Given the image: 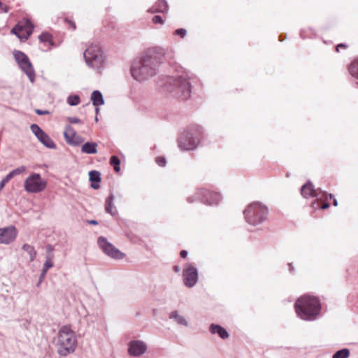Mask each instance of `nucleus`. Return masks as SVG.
Instances as JSON below:
<instances>
[{
	"mask_svg": "<svg viewBox=\"0 0 358 358\" xmlns=\"http://www.w3.org/2000/svg\"><path fill=\"white\" fill-rule=\"evenodd\" d=\"M164 55V50L162 48H154L136 57L130 69L134 79L138 82H143L155 76L158 73Z\"/></svg>",
	"mask_w": 358,
	"mask_h": 358,
	"instance_id": "nucleus-1",
	"label": "nucleus"
},
{
	"mask_svg": "<svg viewBox=\"0 0 358 358\" xmlns=\"http://www.w3.org/2000/svg\"><path fill=\"white\" fill-rule=\"evenodd\" d=\"M163 86L173 96L186 100L191 96V84L186 74H182L176 78L166 77Z\"/></svg>",
	"mask_w": 358,
	"mask_h": 358,
	"instance_id": "nucleus-2",
	"label": "nucleus"
},
{
	"mask_svg": "<svg viewBox=\"0 0 358 358\" xmlns=\"http://www.w3.org/2000/svg\"><path fill=\"white\" fill-rule=\"evenodd\" d=\"M297 315L304 320H314L320 314L321 305L317 298L308 295L298 299L294 305Z\"/></svg>",
	"mask_w": 358,
	"mask_h": 358,
	"instance_id": "nucleus-3",
	"label": "nucleus"
},
{
	"mask_svg": "<svg viewBox=\"0 0 358 358\" xmlns=\"http://www.w3.org/2000/svg\"><path fill=\"white\" fill-rule=\"evenodd\" d=\"M57 352L61 356H67L74 352L76 340L73 331L67 326H63L59 331L56 341Z\"/></svg>",
	"mask_w": 358,
	"mask_h": 358,
	"instance_id": "nucleus-4",
	"label": "nucleus"
},
{
	"mask_svg": "<svg viewBox=\"0 0 358 358\" xmlns=\"http://www.w3.org/2000/svg\"><path fill=\"white\" fill-rule=\"evenodd\" d=\"M246 222L251 225H258L266 219L267 207L260 202H253L249 204L243 211Z\"/></svg>",
	"mask_w": 358,
	"mask_h": 358,
	"instance_id": "nucleus-5",
	"label": "nucleus"
},
{
	"mask_svg": "<svg viewBox=\"0 0 358 358\" xmlns=\"http://www.w3.org/2000/svg\"><path fill=\"white\" fill-rule=\"evenodd\" d=\"M13 55L19 69L28 77L29 81L34 83L36 73L28 56L22 51L15 50Z\"/></svg>",
	"mask_w": 358,
	"mask_h": 358,
	"instance_id": "nucleus-6",
	"label": "nucleus"
},
{
	"mask_svg": "<svg viewBox=\"0 0 358 358\" xmlns=\"http://www.w3.org/2000/svg\"><path fill=\"white\" fill-rule=\"evenodd\" d=\"M106 63L107 57L100 44L91 43V68L100 73Z\"/></svg>",
	"mask_w": 358,
	"mask_h": 358,
	"instance_id": "nucleus-7",
	"label": "nucleus"
},
{
	"mask_svg": "<svg viewBox=\"0 0 358 358\" xmlns=\"http://www.w3.org/2000/svg\"><path fill=\"white\" fill-rule=\"evenodd\" d=\"M47 187V181L41 178L40 173H32L24 182V187L29 193H39Z\"/></svg>",
	"mask_w": 358,
	"mask_h": 358,
	"instance_id": "nucleus-8",
	"label": "nucleus"
},
{
	"mask_svg": "<svg viewBox=\"0 0 358 358\" xmlns=\"http://www.w3.org/2000/svg\"><path fill=\"white\" fill-rule=\"evenodd\" d=\"M34 28V24L30 20L24 19L13 27L10 32L21 41H26L32 34Z\"/></svg>",
	"mask_w": 358,
	"mask_h": 358,
	"instance_id": "nucleus-9",
	"label": "nucleus"
},
{
	"mask_svg": "<svg viewBox=\"0 0 358 358\" xmlns=\"http://www.w3.org/2000/svg\"><path fill=\"white\" fill-rule=\"evenodd\" d=\"M195 200H200L201 202L208 205L217 204L221 200L220 195L217 192H210L207 189H199L194 197L187 199L189 203Z\"/></svg>",
	"mask_w": 358,
	"mask_h": 358,
	"instance_id": "nucleus-10",
	"label": "nucleus"
},
{
	"mask_svg": "<svg viewBox=\"0 0 358 358\" xmlns=\"http://www.w3.org/2000/svg\"><path fill=\"white\" fill-rule=\"evenodd\" d=\"M301 194L304 198L313 196L315 197L317 201H321L322 199L328 200L329 199H331L334 196L331 194H327L319 189H314L313 185L310 181L301 187Z\"/></svg>",
	"mask_w": 358,
	"mask_h": 358,
	"instance_id": "nucleus-11",
	"label": "nucleus"
},
{
	"mask_svg": "<svg viewBox=\"0 0 358 358\" xmlns=\"http://www.w3.org/2000/svg\"><path fill=\"white\" fill-rule=\"evenodd\" d=\"M97 243L101 250L111 258L121 259L124 257V254L109 243L104 237H99Z\"/></svg>",
	"mask_w": 358,
	"mask_h": 358,
	"instance_id": "nucleus-12",
	"label": "nucleus"
},
{
	"mask_svg": "<svg viewBox=\"0 0 358 358\" xmlns=\"http://www.w3.org/2000/svg\"><path fill=\"white\" fill-rule=\"evenodd\" d=\"M31 132L37 139L47 148L55 149L57 145L52 139L36 124L30 126Z\"/></svg>",
	"mask_w": 358,
	"mask_h": 358,
	"instance_id": "nucleus-13",
	"label": "nucleus"
},
{
	"mask_svg": "<svg viewBox=\"0 0 358 358\" xmlns=\"http://www.w3.org/2000/svg\"><path fill=\"white\" fill-rule=\"evenodd\" d=\"M184 285L187 287H193L198 281V271L191 264H186L182 271Z\"/></svg>",
	"mask_w": 358,
	"mask_h": 358,
	"instance_id": "nucleus-14",
	"label": "nucleus"
},
{
	"mask_svg": "<svg viewBox=\"0 0 358 358\" xmlns=\"http://www.w3.org/2000/svg\"><path fill=\"white\" fill-rule=\"evenodd\" d=\"M199 140L193 136L191 132L182 133L178 139V146L184 150H191L196 148Z\"/></svg>",
	"mask_w": 358,
	"mask_h": 358,
	"instance_id": "nucleus-15",
	"label": "nucleus"
},
{
	"mask_svg": "<svg viewBox=\"0 0 358 358\" xmlns=\"http://www.w3.org/2000/svg\"><path fill=\"white\" fill-rule=\"evenodd\" d=\"M17 236V230L13 225L0 228V244L8 245L13 242Z\"/></svg>",
	"mask_w": 358,
	"mask_h": 358,
	"instance_id": "nucleus-16",
	"label": "nucleus"
},
{
	"mask_svg": "<svg viewBox=\"0 0 358 358\" xmlns=\"http://www.w3.org/2000/svg\"><path fill=\"white\" fill-rule=\"evenodd\" d=\"M147 350V345L143 341H131L129 343L128 352L131 356L139 357Z\"/></svg>",
	"mask_w": 358,
	"mask_h": 358,
	"instance_id": "nucleus-17",
	"label": "nucleus"
},
{
	"mask_svg": "<svg viewBox=\"0 0 358 358\" xmlns=\"http://www.w3.org/2000/svg\"><path fill=\"white\" fill-rule=\"evenodd\" d=\"M91 101L92 102L93 106H95V122H98V115L99 113L100 109L99 106L104 104V100L101 92L99 90H94L91 93Z\"/></svg>",
	"mask_w": 358,
	"mask_h": 358,
	"instance_id": "nucleus-18",
	"label": "nucleus"
},
{
	"mask_svg": "<svg viewBox=\"0 0 358 358\" xmlns=\"http://www.w3.org/2000/svg\"><path fill=\"white\" fill-rule=\"evenodd\" d=\"M26 171V167L24 166H20L10 172H9L2 180L0 181V191L4 187L6 184L11 180L15 176L20 175L24 173Z\"/></svg>",
	"mask_w": 358,
	"mask_h": 358,
	"instance_id": "nucleus-19",
	"label": "nucleus"
},
{
	"mask_svg": "<svg viewBox=\"0 0 358 358\" xmlns=\"http://www.w3.org/2000/svg\"><path fill=\"white\" fill-rule=\"evenodd\" d=\"M209 331L213 334H217L222 339H227L229 334L227 331L219 324H211L209 327Z\"/></svg>",
	"mask_w": 358,
	"mask_h": 358,
	"instance_id": "nucleus-20",
	"label": "nucleus"
},
{
	"mask_svg": "<svg viewBox=\"0 0 358 358\" xmlns=\"http://www.w3.org/2000/svg\"><path fill=\"white\" fill-rule=\"evenodd\" d=\"M168 11V4L165 0H159L156 3L148 10L151 13H166Z\"/></svg>",
	"mask_w": 358,
	"mask_h": 358,
	"instance_id": "nucleus-21",
	"label": "nucleus"
},
{
	"mask_svg": "<svg viewBox=\"0 0 358 358\" xmlns=\"http://www.w3.org/2000/svg\"><path fill=\"white\" fill-rule=\"evenodd\" d=\"M101 173L97 171H91V188L98 189L100 187Z\"/></svg>",
	"mask_w": 358,
	"mask_h": 358,
	"instance_id": "nucleus-22",
	"label": "nucleus"
},
{
	"mask_svg": "<svg viewBox=\"0 0 358 358\" xmlns=\"http://www.w3.org/2000/svg\"><path fill=\"white\" fill-rule=\"evenodd\" d=\"M169 317L171 319H173L177 324L182 326L187 327L188 325V323L185 318L180 315L178 311H173Z\"/></svg>",
	"mask_w": 358,
	"mask_h": 358,
	"instance_id": "nucleus-23",
	"label": "nucleus"
},
{
	"mask_svg": "<svg viewBox=\"0 0 358 358\" xmlns=\"http://www.w3.org/2000/svg\"><path fill=\"white\" fill-rule=\"evenodd\" d=\"M113 199H114L113 195L112 194H110L106 201V207H105L106 211L112 215H115L117 212L115 208L113 206Z\"/></svg>",
	"mask_w": 358,
	"mask_h": 358,
	"instance_id": "nucleus-24",
	"label": "nucleus"
},
{
	"mask_svg": "<svg viewBox=\"0 0 358 358\" xmlns=\"http://www.w3.org/2000/svg\"><path fill=\"white\" fill-rule=\"evenodd\" d=\"M22 249L29 255V261L33 262L36 256V251L34 248L27 243H24Z\"/></svg>",
	"mask_w": 358,
	"mask_h": 358,
	"instance_id": "nucleus-25",
	"label": "nucleus"
},
{
	"mask_svg": "<svg viewBox=\"0 0 358 358\" xmlns=\"http://www.w3.org/2000/svg\"><path fill=\"white\" fill-rule=\"evenodd\" d=\"M76 132L71 125H66L64 131V137L67 142L71 141V138L75 136Z\"/></svg>",
	"mask_w": 358,
	"mask_h": 358,
	"instance_id": "nucleus-26",
	"label": "nucleus"
},
{
	"mask_svg": "<svg viewBox=\"0 0 358 358\" xmlns=\"http://www.w3.org/2000/svg\"><path fill=\"white\" fill-rule=\"evenodd\" d=\"M41 43L48 42L50 45H54V42L52 40V35L48 32H42L38 37Z\"/></svg>",
	"mask_w": 358,
	"mask_h": 358,
	"instance_id": "nucleus-27",
	"label": "nucleus"
},
{
	"mask_svg": "<svg viewBox=\"0 0 358 358\" xmlns=\"http://www.w3.org/2000/svg\"><path fill=\"white\" fill-rule=\"evenodd\" d=\"M349 71L352 76L358 79V59L352 62L349 67Z\"/></svg>",
	"mask_w": 358,
	"mask_h": 358,
	"instance_id": "nucleus-28",
	"label": "nucleus"
},
{
	"mask_svg": "<svg viewBox=\"0 0 358 358\" xmlns=\"http://www.w3.org/2000/svg\"><path fill=\"white\" fill-rule=\"evenodd\" d=\"M83 142L84 138L76 134L75 136L71 138V141H68L66 143L71 145L78 146Z\"/></svg>",
	"mask_w": 358,
	"mask_h": 358,
	"instance_id": "nucleus-29",
	"label": "nucleus"
},
{
	"mask_svg": "<svg viewBox=\"0 0 358 358\" xmlns=\"http://www.w3.org/2000/svg\"><path fill=\"white\" fill-rule=\"evenodd\" d=\"M350 356V350L347 348H343L336 352L333 355V358H348Z\"/></svg>",
	"mask_w": 358,
	"mask_h": 358,
	"instance_id": "nucleus-30",
	"label": "nucleus"
},
{
	"mask_svg": "<svg viewBox=\"0 0 358 358\" xmlns=\"http://www.w3.org/2000/svg\"><path fill=\"white\" fill-rule=\"evenodd\" d=\"M110 165L113 166L114 171L118 172L120 170V160L117 156H112L110 159Z\"/></svg>",
	"mask_w": 358,
	"mask_h": 358,
	"instance_id": "nucleus-31",
	"label": "nucleus"
},
{
	"mask_svg": "<svg viewBox=\"0 0 358 358\" xmlns=\"http://www.w3.org/2000/svg\"><path fill=\"white\" fill-rule=\"evenodd\" d=\"M67 103L71 106H75L79 104L80 97L78 95H70L67 98Z\"/></svg>",
	"mask_w": 358,
	"mask_h": 358,
	"instance_id": "nucleus-32",
	"label": "nucleus"
},
{
	"mask_svg": "<svg viewBox=\"0 0 358 358\" xmlns=\"http://www.w3.org/2000/svg\"><path fill=\"white\" fill-rule=\"evenodd\" d=\"M173 34L184 38L187 35V30L183 28L178 29L174 31Z\"/></svg>",
	"mask_w": 358,
	"mask_h": 358,
	"instance_id": "nucleus-33",
	"label": "nucleus"
},
{
	"mask_svg": "<svg viewBox=\"0 0 358 358\" xmlns=\"http://www.w3.org/2000/svg\"><path fill=\"white\" fill-rule=\"evenodd\" d=\"M53 266V262L50 259H47L43 266L42 271L43 273H46L49 268H52Z\"/></svg>",
	"mask_w": 358,
	"mask_h": 358,
	"instance_id": "nucleus-34",
	"label": "nucleus"
},
{
	"mask_svg": "<svg viewBox=\"0 0 358 358\" xmlns=\"http://www.w3.org/2000/svg\"><path fill=\"white\" fill-rule=\"evenodd\" d=\"M82 152L90 154V141L85 142L82 148H81Z\"/></svg>",
	"mask_w": 358,
	"mask_h": 358,
	"instance_id": "nucleus-35",
	"label": "nucleus"
},
{
	"mask_svg": "<svg viewBox=\"0 0 358 358\" xmlns=\"http://www.w3.org/2000/svg\"><path fill=\"white\" fill-rule=\"evenodd\" d=\"M156 163L159 166L163 167V166H164L166 165V159L164 157H158L156 159Z\"/></svg>",
	"mask_w": 358,
	"mask_h": 358,
	"instance_id": "nucleus-36",
	"label": "nucleus"
},
{
	"mask_svg": "<svg viewBox=\"0 0 358 358\" xmlns=\"http://www.w3.org/2000/svg\"><path fill=\"white\" fill-rule=\"evenodd\" d=\"M89 50V48L85 49V52H83V57L86 64L90 66V57H88Z\"/></svg>",
	"mask_w": 358,
	"mask_h": 358,
	"instance_id": "nucleus-37",
	"label": "nucleus"
},
{
	"mask_svg": "<svg viewBox=\"0 0 358 358\" xmlns=\"http://www.w3.org/2000/svg\"><path fill=\"white\" fill-rule=\"evenodd\" d=\"M152 22L155 23V24H164V20H163V19H162V17L161 16L155 15L152 18Z\"/></svg>",
	"mask_w": 358,
	"mask_h": 358,
	"instance_id": "nucleus-38",
	"label": "nucleus"
},
{
	"mask_svg": "<svg viewBox=\"0 0 358 358\" xmlns=\"http://www.w3.org/2000/svg\"><path fill=\"white\" fill-rule=\"evenodd\" d=\"M67 120L70 124H77L80 122V120L76 117H69Z\"/></svg>",
	"mask_w": 358,
	"mask_h": 358,
	"instance_id": "nucleus-39",
	"label": "nucleus"
},
{
	"mask_svg": "<svg viewBox=\"0 0 358 358\" xmlns=\"http://www.w3.org/2000/svg\"><path fill=\"white\" fill-rule=\"evenodd\" d=\"M64 22H66V23H68V24H69V26H70L71 27H72V29H73V30H75V29H76V23H75L73 20H70V19H69V18L66 17V18L64 19Z\"/></svg>",
	"mask_w": 358,
	"mask_h": 358,
	"instance_id": "nucleus-40",
	"label": "nucleus"
},
{
	"mask_svg": "<svg viewBox=\"0 0 358 358\" xmlns=\"http://www.w3.org/2000/svg\"><path fill=\"white\" fill-rule=\"evenodd\" d=\"M34 112L38 115H43L50 114V111L46 110L35 109Z\"/></svg>",
	"mask_w": 358,
	"mask_h": 358,
	"instance_id": "nucleus-41",
	"label": "nucleus"
},
{
	"mask_svg": "<svg viewBox=\"0 0 358 358\" xmlns=\"http://www.w3.org/2000/svg\"><path fill=\"white\" fill-rule=\"evenodd\" d=\"M46 275V273H43V271H41V273L40 274V276H39V279H38V281L36 284V287H39L41 284V282H43L45 276Z\"/></svg>",
	"mask_w": 358,
	"mask_h": 358,
	"instance_id": "nucleus-42",
	"label": "nucleus"
},
{
	"mask_svg": "<svg viewBox=\"0 0 358 358\" xmlns=\"http://www.w3.org/2000/svg\"><path fill=\"white\" fill-rule=\"evenodd\" d=\"M96 146L97 144L96 143L91 142V154H95L96 153Z\"/></svg>",
	"mask_w": 358,
	"mask_h": 358,
	"instance_id": "nucleus-43",
	"label": "nucleus"
},
{
	"mask_svg": "<svg viewBox=\"0 0 358 358\" xmlns=\"http://www.w3.org/2000/svg\"><path fill=\"white\" fill-rule=\"evenodd\" d=\"M0 8H3V12L6 13L9 10V8L7 6H3L2 3L0 1Z\"/></svg>",
	"mask_w": 358,
	"mask_h": 358,
	"instance_id": "nucleus-44",
	"label": "nucleus"
},
{
	"mask_svg": "<svg viewBox=\"0 0 358 358\" xmlns=\"http://www.w3.org/2000/svg\"><path fill=\"white\" fill-rule=\"evenodd\" d=\"M180 255L182 258H185L187 256V252L186 250H182Z\"/></svg>",
	"mask_w": 358,
	"mask_h": 358,
	"instance_id": "nucleus-45",
	"label": "nucleus"
},
{
	"mask_svg": "<svg viewBox=\"0 0 358 358\" xmlns=\"http://www.w3.org/2000/svg\"><path fill=\"white\" fill-rule=\"evenodd\" d=\"M329 207V204L328 203H324L322 206H321V208L322 209H327Z\"/></svg>",
	"mask_w": 358,
	"mask_h": 358,
	"instance_id": "nucleus-46",
	"label": "nucleus"
},
{
	"mask_svg": "<svg viewBox=\"0 0 358 358\" xmlns=\"http://www.w3.org/2000/svg\"><path fill=\"white\" fill-rule=\"evenodd\" d=\"M346 45L343 43H340L336 46V50L338 51L339 48H345Z\"/></svg>",
	"mask_w": 358,
	"mask_h": 358,
	"instance_id": "nucleus-47",
	"label": "nucleus"
},
{
	"mask_svg": "<svg viewBox=\"0 0 358 358\" xmlns=\"http://www.w3.org/2000/svg\"><path fill=\"white\" fill-rule=\"evenodd\" d=\"M173 270H174L175 272L178 273V272H179L180 271V268L178 266H175L173 267Z\"/></svg>",
	"mask_w": 358,
	"mask_h": 358,
	"instance_id": "nucleus-48",
	"label": "nucleus"
},
{
	"mask_svg": "<svg viewBox=\"0 0 358 358\" xmlns=\"http://www.w3.org/2000/svg\"><path fill=\"white\" fill-rule=\"evenodd\" d=\"M333 205H334V206H338V201H337V200H336V199H334Z\"/></svg>",
	"mask_w": 358,
	"mask_h": 358,
	"instance_id": "nucleus-49",
	"label": "nucleus"
},
{
	"mask_svg": "<svg viewBox=\"0 0 358 358\" xmlns=\"http://www.w3.org/2000/svg\"><path fill=\"white\" fill-rule=\"evenodd\" d=\"M91 224H97V222L94 220H91Z\"/></svg>",
	"mask_w": 358,
	"mask_h": 358,
	"instance_id": "nucleus-50",
	"label": "nucleus"
},
{
	"mask_svg": "<svg viewBox=\"0 0 358 358\" xmlns=\"http://www.w3.org/2000/svg\"><path fill=\"white\" fill-rule=\"evenodd\" d=\"M289 266H290V268H289L290 271H292L293 268H292V266H291V264H289Z\"/></svg>",
	"mask_w": 358,
	"mask_h": 358,
	"instance_id": "nucleus-51",
	"label": "nucleus"
},
{
	"mask_svg": "<svg viewBox=\"0 0 358 358\" xmlns=\"http://www.w3.org/2000/svg\"><path fill=\"white\" fill-rule=\"evenodd\" d=\"M90 171H89V172H88V176H90Z\"/></svg>",
	"mask_w": 358,
	"mask_h": 358,
	"instance_id": "nucleus-52",
	"label": "nucleus"
}]
</instances>
